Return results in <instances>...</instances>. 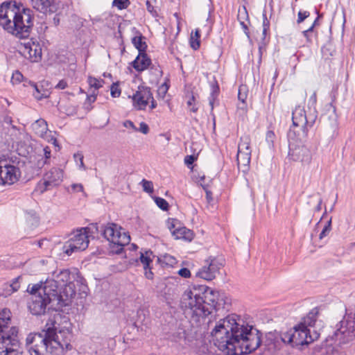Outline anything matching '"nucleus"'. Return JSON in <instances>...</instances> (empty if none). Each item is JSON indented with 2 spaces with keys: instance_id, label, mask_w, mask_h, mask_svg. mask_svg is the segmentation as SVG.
<instances>
[{
  "instance_id": "nucleus-37",
  "label": "nucleus",
  "mask_w": 355,
  "mask_h": 355,
  "mask_svg": "<svg viewBox=\"0 0 355 355\" xmlns=\"http://www.w3.org/2000/svg\"><path fill=\"white\" fill-rule=\"evenodd\" d=\"M141 184L142 186L143 190L145 192L148 193H152L153 192V184L151 181H148L144 179L141 182Z\"/></svg>"
},
{
  "instance_id": "nucleus-53",
  "label": "nucleus",
  "mask_w": 355,
  "mask_h": 355,
  "mask_svg": "<svg viewBox=\"0 0 355 355\" xmlns=\"http://www.w3.org/2000/svg\"><path fill=\"white\" fill-rule=\"evenodd\" d=\"M67 87V83L64 80H62L55 85V87L58 89H64Z\"/></svg>"
},
{
  "instance_id": "nucleus-60",
  "label": "nucleus",
  "mask_w": 355,
  "mask_h": 355,
  "mask_svg": "<svg viewBox=\"0 0 355 355\" xmlns=\"http://www.w3.org/2000/svg\"><path fill=\"white\" fill-rule=\"evenodd\" d=\"M195 98L193 96L191 97V98L187 101V104L189 106H191L192 105V102L194 101Z\"/></svg>"
},
{
  "instance_id": "nucleus-59",
  "label": "nucleus",
  "mask_w": 355,
  "mask_h": 355,
  "mask_svg": "<svg viewBox=\"0 0 355 355\" xmlns=\"http://www.w3.org/2000/svg\"><path fill=\"white\" fill-rule=\"evenodd\" d=\"M322 202V200L321 198H320L318 200V204L317 207H315V211H319L321 210Z\"/></svg>"
},
{
  "instance_id": "nucleus-12",
  "label": "nucleus",
  "mask_w": 355,
  "mask_h": 355,
  "mask_svg": "<svg viewBox=\"0 0 355 355\" xmlns=\"http://www.w3.org/2000/svg\"><path fill=\"white\" fill-rule=\"evenodd\" d=\"M288 157L291 160L306 166L311 164L313 156L310 149L300 143L289 144Z\"/></svg>"
},
{
  "instance_id": "nucleus-6",
  "label": "nucleus",
  "mask_w": 355,
  "mask_h": 355,
  "mask_svg": "<svg viewBox=\"0 0 355 355\" xmlns=\"http://www.w3.org/2000/svg\"><path fill=\"white\" fill-rule=\"evenodd\" d=\"M51 353L53 355H62L65 352L71 349V340L72 337L71 324L64 322L62 325L47 330Z\"/></svg>"
},
{
  "instance_id": "nucleus-51",
  "label": "nucleus",
  "mask_w": 355,
  "mask_h": 355,
  "mask_svg": "<svg viewBox=\"0 0 355 355\" xmlns=\"http://www.w3.org/2000/svg\"><path fill=\"white\" fill-rule=\"evenodd\" d=\"M138 130L146 135L149 131L148 125L146 123L141 122L140 123L139 129H138Z\"/></svg>"
},
{
  "instance_id": "nucleus-10",
  "label": "nucleus",
  "mask_w": 355,
  "mask_h": 355,
  "mask_svg": "<svg viewBox=\"0 0 355 355\" xmlns=\"http://www.w3.org/2000/svg\"><path fill=\"white\" fill-rule=\"evenodd\" d=\"M128 98L132 99V106L137 110H145L148 107L153 110L157 107L150 88L145 85H139L135 93Z\"/></svg>"
},
{
  "instance_id": "nucleus-55",
  "label": "nucleus",
  "mask_w": 355,
  "mask_h": 355,
  "mask_svg": "<svg viewBox=\"0 0 355 355\" xmlns=\"http://www.w3.org/2000/svg\"><path fill=\"white\" fill-rule=\"evenodd\" d=\"M193 162H194V157L192 155L187 156L184 159V162L187 165L193 164Z\"/></svg>"
},
{
  "instance_id": "nucleus-44",
  "label": "nucleus",
  "mask_w": 355,
  "mask_h": 355,
  "mask_svg": "<svg viewBox=\"0 0 355 355\" xmlns=\"http://www.w3.org/2000/svg\"><path fill=\"white\" fill-rule=\"evenodd\" d=\"M156 205L162 209L166 210L168 209V204L164 198H155Z\"/></svg>"
},
{
  "instance_id": "nucleus-35",
  "label": "nucleus",
  "mask_w": 355,
  "mask_h": 355,
  "mask_svg": "<svg viewBox=\"0 0 355 355\" xmlns=\"http://www.w3.org/2000/svg\"><path fill=\"white\" fill-rule=\"evenodd\" d=\"M121 94L119 82L114 83L110 87V94L112 98H118Z\"/></svg>"
},
{
  "instance_id": "nucleus-54",
  "label": "nucleus",
  "mask_w": 355,
  "mask_h": 355,
  "mask_svg": "<svg viewBox=\"0 0 355 355\" xmlns=\"http://www.w3.org/2000/svg\"><path fill=\"white\" fill-rule=\"evenodd\" d=\"M313 31V26H311L307 30L304 31L302 32L303 35L307 39L308 41H310L311 39L309 37V33Z\"/></svg>"
},
{
  "instance_id": "nucleus-64",
  "label": "nucleus",
  "mask_w": 355,
  "mask_h": 355,
  "mask_svg": "<svg viewBox=\"0 0 355 355\" xmlns=\"http://www.w3.org/2000/svg\"><path fill=\"white\" fill-rule=\"evenodd\" d=\"M191 110L193 111V112H196L197 110V108L194 107H192L191 108Z\"/></svg>"
},
{
  "instance_id": "nucleus-16",
  "label": "nucleus",
  "mask_w": 355,
  "mask_h": 355,
  "mask_svg": "<svg viewBox=\"0 0 355 355\" xmlns=\"http://www.w3.org/2000/svg\"><path fill=\"white\" fill-rule=\"evenodd\" d=\"M19 53L31 62H38L42 58V48L40 45L31 40L21 42L18 46Z\"/></svg>"
},
{
  "instance_id": "nucleus-38",
  "label": "nucleus",
  "mask_w": 355,
  "mask_h": 355,
  "mask_svg": "<svg viewBox=\"0 0 355 355\" xmlns=\"http://www.w3.org/2000/svg\"><path fill=\"white\" fill-rule=\"evenodd\" d=\"M219 91V88L217 84L212 85V92L211 94V98L209 99V105H211V109L213 110L214 108V101L216 96H218Z\"/></svg>"
},
{
  "instance_id": "nucleus-62",
  "label": "nucleus",
  "mask_w": 355,
  "mask_h": 355,
  "mask_svg": "<svg viewBox=\"0 0 355 355\" xmlns=\"http://www.w3.org/2000/svg\"><path fill=\"white\" fill-rule=\"evenodd\" d=\"M206 195H207V198L208 199V200H211V193L210 191H207Z\"/></svg>"
},
{
  "instance_id": "nucleus-15",
  "label": "nucleus",
  "mask_w": 355,
  "mask_h": 355,
  "mask_svg": "<svg viewBox=\"0 0 355 355\" xmlns=\"http://www.w3.org/2000/svg\"><path fill=\"white\" fill-rule=\"evenodd\" d=\"M222 266V263L216 259H207L205 264L198 270L196 276L206 281H211L216 278Z\"/></svg>"
},
{
  "instance_id": "nucleus-9",
  "label": "nucleus",
  "mask_w": 355,
  "mask_h": 355,
  "mask_svg": "<svg viewBox=\"0 0 355 355\" xmlns=\"http://www.w3.org/2000/svg\"><path fill=\"white\" fill-rule=\"evenodd\" d=\"M49 346L47 331L30 333L26 338V347L30 355H53Z\"/></svg>"
},
{
  "instance_id": "nucleus-24",
  "label": "nucleus",
  "mask_w": 355,
  "mask_h": 355,
  "mask_svg": "<svg viewBox=\"0 0 355 355\" xmlns=\"http://www.w3.org/2000/svg\"><path fill=\"white\" fill-rule=\"evenodd\" d=\"M33 7L42 13L52 12L53 0H31Z\"/></svg>"
},
{
  "instance_id": "nucleus-31",
  "label": "nucleus",
  "mask_w": 355,
  "mask_h": 355,
  "mask_svg": "<svg viewBox=\"0 0 355 355\" xmlns=\"http://www.w3.org/2000/svg\"><path fill=\"white\" fill-rule=\"evenodd\" d=\"M87 83L89 86V92H98V90L103 87L104 80L102 79H97L96 78L89 76Z\"/></svg>"
},
{
  "instance_id": "nucleus-47",
  "label": "nucleus",
  "mask_w": 355,
  "mask_h": 355,
  "mask_svg": "<svg viewBox=\"0 0 355 355\" xmlns=\"http://www.w3.org/2000/svg\"><path fill=\"white\" fill-rule=\"evenodd\" d=\"M123 125L125 128L132 130L133 132L138 131V128L135 125L133 122L130 120L125 121Z\"/></svg>"
},
{
  "instance_id": "nucleus-57",
  "label": "nucleus",
  "mask_w": 355,
  "mask_h": 355,
  "mask_svg": "<svg viewBox=\"0 0 355 355\" xmlns=\"http://www.w3.org/2000/svg\"><path fill=\"white\" fill-rule=\"evenodd\" d=\"M146 272H145V275L146 277V278L150 279L153 278V272L150 271V268H148L146 270H145Z\"/></svg>"
},
{
  "instance_id": "nucleus-34",
  "label": "nucleus",
  "mask_w": 355,
  "mask_h": 355,
  "mask_svg": "<svg viewBox=\"0 0 355 355\" xmlns=\"http://www.w3.org/2000/svg\"><path fill=\"white\" fill-rule=\"evenodd\" d=\"M166 225L173 236L175 233L176 230L181 226L180 223L175 219H168L166 221Z\"/></svg>"
},
{
  "instance_id": "nucleus-14",
  "label": "nucleus",
  "mask_w": 355,
  "mask_h": 355,
  "mask_svg": "<svg viewBox=\"0 0 355 355\" xmlns=\"http://www.w3.org/2000/svg\"><path fill=\"white\" fill-rule=\"evenodd\" d=\"M63 179V171L60 168H52L43 177L42 182L37 186V190L43 193L46 190L59 185Z\"/></svg>"
},
{
  "instance_id": "nucleus-61",
  "label": "nucleus",
  "mask_w": 355,
  "mask_h": 355,
  "mask_svg": "<svg viewBox=\"0 0 355 355\" xmlns=\"http://www.w3.org/2000/svg\"><path fill=\"white\" fill-rule=\"evenodd\" d=\"M310 99L313 102V103H315L316 102V94L315 93H313L312 94V96H311Z\"/></svg>"
},
{
  "instance_id": "nucleus-52",
  "label": "nucleus",
  "mask_w": 355,
  "mask_h": 355,
  "mask_svg": "<svg viewBox=\"0 0 355 355\" xmlns=\"http://www.w3.org/2000/svg\"><path fill=\"white\" fill-rule=\"evenodd\" d=\"M263 34L265 35L268 27H269V21H268L267 19V17H266V13H263Z\"/></svg>"
},
{
  "instance_id": "nucleus-5",
  "label": "nucleus",
  "mask_w": 355,
  "mask_h": 355,
  "mask_svg": "<svg viewBox=\"0 0 355 355\" xmlns=\"http://www.w3.org/2000/svg\"><path fill=\"white\" fill-rule=\"evenodd\" d=\"M207 286L198 285L188 288L182 294L180 304L182 308L199 317H205L210 313L206 304Z\"/></svg>"
},
{
  "instance_id": "nucleus-13",
  "label": "nucleus",
  "mask_w": 355,
  "mask_h": 355,
  "mask_svg": "<svg viewBox=\"0 0 355 355\" xmlns=\"http://www.w3.org/2000/svg\"><path fill=\"white\" fill-rule=\"evenodd\" d=\"M205 296L206 304L207 306L211 305L217 309H228L230 306L231 300L227 296V295L223 292L214 291L213 289L207 286Z\"/></svg>"
},
{
  "instance_id": "nucleus-49",
  "label": "nucleus",
  "mask_w": 355,
  "mask_h": 355,
  "mask_svg": "<svg viewBox=\"0 0 355 355\" xmlns=\"http://www.w3.org/2000/svg\"><path fill=\"white\" fill-rule=\"evenodd\" d=\"M178 274L184 278H188L191 276L190 270L186 268L179 270Z\"/></svg>"
},
{
  "instance_id": "nucleus-26",
  "label": "nucleus",
  "mask_w": 355,
  "mask_h": 355,
  "mask_svg": "<svg viewBox=\"0 0 355 355\" xmlns=\"http://www.w3.org/2000/svg\"><path fill=\"white\" fill-rule=\"evenodd\" d=\"M251 155L248 153H245L242 151H239L237 153V162L238 166L240 169L242 168L243 171L248 170Z\"/></svg>"
},
{
  "instance_id": "nucleus-27",
  "label": "nucleus",
  "mask_w": 355,
  "mask_h": 355,
  "mask_svg": "<svg viewBox=\"0 0 355 355\" xmlns=\"http://www.w3.org/2000/svg\"><path fill=\"white\" fill-rule=\"evenodd\" d=\"M173 236L175 239H184L187 241H191L193 238L192 232L182 226L179 227V228L176 230Z\"/></svg>"
},
{
  "instance_id": "nucleus-25",
  "label": "nucleus",
  "mask_w": 355,
  "mask_h": 355,
  "mask_svg": "<svg viewBox=\"0 0 355 355\" xmlns=\"http://www.w3.org/2000/svg\"><path fill=\"white\" fill-rule=\"evenodd\" d=\"M318 311L317 309H312L306 317L298 323V324H302L305 326L306 329H310L313 327L317 319Z\"/></svg>"
},
{
  "instance_id": "nucleus-21",
  "label": "nucleus",
  "mask_w": 355,
  "mask_h": 355,
  "mask_svg": "<svg viewBox=\"0 0 355 355\" xmlns=\"http://www.w3.org/2000/svg\"><path fill=\"white\" fill-rule=\"evenodd\" d=\"M150 63V59L145 53H139L135 60L132 62V65L136 71H142L148 69Z\"/></svg>"
},
{
  "instance_id": "nucleus-19",
  "label": "nucleus",
  "mask_w": 355,
  "mask_h": 355,
  "mask_svg": "<svg viewBox=\"0 0 355 355\" xmlns=\"http://www.w3.org/2000/svg\"><path fill=\"white\" fill-rule=\"evenodd\" d=\"M307 135L306 126L301 127L298 125H293L288 133L289 144L301 143Z\"/></svg>"
},
{
  "instance_id": "nucleus-63",
  "label": "nucleus",
  "mask_w": 355,
  "mask_h": 355,
  "mask_svg": "<svg viewBox=\"0 0 355 355\" xmlns=\"http://www.w3.org/2000/svg\"><path fill=\"white\" fill-rule=\"evenodd\" d=\"M318 18H319V17L314 21V22L311 25V26H313V28L318 24Z\"/></svg>"
},
{
  "instance_id": "nucleus-22",
  "label": "nucleus",
  "mask_w": 355,
  "mask_h": 355,
  "mask_svg": "<svg viewBox=\"0 0 355 355\" xmlns=\"http://www.w3.org/2000/svg\"><path fill=\"white\" fill-rule=\"evenodd\" d=\"M336 336L340 343H346L355 338V329L354 326L349 325L345 329H339L336 332Z\"/></svg>"
},
{
  "instance_id": "nucleus-42",
  "label": "nucleus",
  "mask_w": 355,
  "mask_h": 355,
  "mask_svg": "<svg viewBox=\"0 0 355 355\" xmlns=\"http://www.w3.org/2000/svg\"><path fill=\"white\" fill-rule=\"evenodd\" d=\"M276 136L273 131L268 130L266 134V141L270 146H272L275 140Z\"/></svg>"
},
{
  "instance_id": "nucleus-43",
  "label": "nucleus",
  "mask_w": 355,
  "mask_h": 355,
  "mask_svg": "<svg viewBox=\"0 0 355 355\" xmlns=\"http://www.w3.org/2000/svg\"><path fill=\"white\" fill-rule=\"evenodd\" d=\"M23 80V75L19 71H15L12 76L11 82L12 84H19Z\"/></svg>"
},
{
  "instance_id": "nucleus-48",
  "label": "nucleus",
  "mask_w": 355,
  "mask_h": 355,
  "mask_svg": "<svg viewBox=\"0 0 355 355\" xmlns=\"http://www.w3.org/2000/svg\"><path fill=\"white\" fill-rule=\"evenodd\" d=\"M164 261L166 264L170 266H173L176 263L175 259L173 256L169 254H166L164 257Z\"/></svg>"
},
{
  "instance_id": "nucleus-40",
  "label": "nucleus",
  "mask_w": 355,
  "mask_h": 355,
  "mask_svg": "<svg viewBox=\"0 0 355 355\" xmlns=\"http://www.w3.org/2000/svg\"><path fill=\"white\" fill-rule=\"evenodd\" d=\"M113 6L116 7L119 10L126 8L129 5L128 0H114L112 3Z\"/></svg>"
},
{
  "instance_id": "nucleus-30",
  "label": "nucleus",
  "mask_w": 355,
  "mask_h": 355,
  "mask_svg": "<svg viewBox=\"0 0 355 355\" xmlns=\"http://www.w3.org/2000/svg\"><path fill=\"white\" fill-rule=\"evenodd\" d=\"M238 150L251 155L250 139L248 136L241 137L240 142L238 146Z\"/></svg>"
},
{
  "instance_id": "nucleus-17",
  "label": "nucleus",
  "mask_w": 355,
  "mask_h": 355,
  "mask_svg": "<svg viewBox=\"0 0 355 355\" xmlns=\"http://www.w3.org/2000/svg\"><path fill=\"white\" fill-rule=\"evenodd\" d=\"M20 176L18 168L0 162V185L12 184Z\"/></svg>"
},
{
  "instance_id": "nucleus-28",
  "label": "nucleus",
  "mask_w": 355,
  "mask_h": 355,
  "mask_svg": "<svg viewBox=\"0 0 355 355\" xmlns=\"http://www.w3.org/2000/svg\"><path fill=\"white\" fill-rule=\"evenodd\" d=\"M238 98L242 103L241 106L239 105L238 109L241 110L242 114H245L246 113V105L245 103V101L247 98V88L245 85H241L239 87Z\"/></svg>"
},
{
  "instance_id": "nucleus-18",
  "label": "nucleus",
  "mask_w": 355,
  "mask_h": 355,
  "mask_svg": "<svg viewBox=\"0 0 355 355\" xmlns=\"http://www.w3.org/2000/svg\"><path fill=\"white\" fill-rule=\"evenodd\" d=\"M32 128L36 135L44 139L48 142H51L55 146H57V140L52 135L51 132L49 131L46 121L44 119L37 120L33 123Z\"/></svg>"
},
{
  "instance_id": "nucleus-41",
  "label": "nucleus",
  "mask_w": 355,
  "mask_h": 355,
  "mask_svg": "<svg viewBox=\"0 0 355 355\" xmlns=\"http://www.w3.org/2000/svg\"><path fill=\"white\" fill-rule=\"evenodd\" d=\"M43 152H44V155L45 157V160L42 161V162L40 161L37 164L38 167H42L45 164L47 163V160L51 157V149L49 148V147L46 146L45 148H44Z\"/></svg>"
},
{
  "instance_id": "nucleus-56",
  "label": "nucleus",
  "mask_w": 355,
  "mask_h": 355,
  "mask_svg": "<svg viewBox=\"0 0 355 355\" xmlns=\"http://www.w3.org/2000/svg\"><path fill=\"white\" fill-rule=\"evenodd\" d=\"M72 188L75 191H82L83 189V186L78 184H73Z\"/></svg>"
},
{
  "instance_id": "nucleus-4",
  "label": "nucleus",
  "mask_w": 355,
  "mask_h": 355,
  "mask_svg": "<svg viewBox=\"0 0 355 355\" xmlns=\"http://www.w3.org/2000/svg\"><path fill=\"white\" fill-rule=\"evenodd\" d=\"M11 312L8 309L0 311V355H21L17 337L18 329L11 326Z\"/></svg>"
},
{
  "instance_id": "nucleus-8",
  "label": "nucleus",
  "mask_w": 355,
  "mask_h": 355,
  "mask_svg": "<svg viewBox=\"0 0 355 355\" xmlns=\"http://www.w3.org/2000/svg\"><path fill=\"white\" fill-rule=\"evenodd\" d=\"M104 237L110 243L111 251L119 254L130 241V236L122 227L114 223H108L103 229Z\"/></svg>"
},
{
  "instance_id": "nucleus-29",
  "label": "nucleus",
  "mask_w": 355,
  "mask_h": 355,
  "mask_svg": "<svg viewBox=\"0 0 355 355\" xmlns=\"http://www.w3.org/2000/svg\"><path fill=\"white\" fill-rule=\"evenodd\" d=\"M153 257L154 256L153 252L150 251L141 252L139 260L142 263L144 270L150 268V264L152 263Z\"/></svg>"
},
{
  "instance_id": "nucleus-58",
  "label": "nucleus",
  "mask_w": 355,
  "mask_h": 355,
  "mask_svg": "<svg viewBox=\"0 0 355 355\" xmlns=\"http://www.w3.org/2000/svg\"><path fill=\"white\" fill-rule=\"evenodd\" d=\"M146 6L147 9L150 12H153L154 8L153 6H151L150 3L149 1H146Z\"/></svg>"
},
{
  "instance_id": "nucleus-23",
  "label": "nucleus",
  "mask_w": 355,
  "mask_h": 355,
  "mask_svg": "<svg viewBox=\"0 0 355 355\" xmlns=\"http://www.w3.org/2000/svg\"><path fill=\"white\" fill-rule=\"evenodd\" d=\"M293 125H298L299 126H306L307 119L305 110L301 107H297L293 112Z\"/></svg>"
},
{
  "instance_id": "nucleus-45",
  "label": "nucleus",
  "mask_w": 355,
  "mask_h": 355,
  "mask_svg": "<svg viewBox=\"0 0 355 355\" xmlns=\"http://www.w3.org/2000/svg\"><path fill=\"white\" fill-rule=\"evenodd\" d=\"M331 220H329L327 222V225L324 227L322 231L320 234V239H322L324 237H325L329 233V232L331 231Z\"/></svg>"
},
{
  "instance_id": "nucleus-20",
  "label": "nucleus",
  "mask_w": 355,
  "mask_h": 355,
  "mask_svg": "<svg viewBox=\"0 0 355 355\" xmlns=\"http://www.w3.org/2000/svg\"><path fill=\"white\" fill-rule=\"evenodd\" d=\"M32 86L35 90L33 94L35 98L40 100L49 96L51 87L48 81L43 80L39 84L33 83Z\"/></svg>"
},
{
  "instance_id": "nucleus-33",
  "label": "nucleus",
  "mask_w": 355,
  "mask_h": 355,
  "mask_svg": "<svg viewBox=\"0 0 355 355\" xmlns=\"http://www.w3.org/2000/svg\"><path fill=\"white\" fill-rule=\"evenodd\" d=\"M132 42L139 53H144L147 46L146 42L143 41L141 36H136L133 37Z\"/></svg>"
},
{
  "instance_id": "nucleus-2",
  "label": "nucleus",
  "mask_w": 355,
  "mask_h": 355,
  "mask_svg": "<svg viewBox=\"0 0 355 355\" xmlns=\"http://www.w3.org/2000/svg\"><path fill=\"white\" fill-rule=\"evenodd\" d=\"M211 335L215 345L226 355L249 354L261 343L258 331L245 324L236 315H230L217 321Z\"/></svg>"
},
{
  "instance_id": "nucleus-1",
  "label": "nucleus",
  "mask_w": 355,
  "mask_h": 355,
  "mask_svg": "<svg viewBox=\"0 0 355 355\" xmlns=\"http://www.w3.org/2000/svg\"><path fill=\"white\" fill-rule=\"evenodd\" d=\"M87 291L78 272L55 270L44 283L28 285L27 291L31 297L28 307L33 315H40L45 313L48 304L52 309H60L69 305L77 293L81 298L85 297Z\"/></svg>"
},
{
  "instance_id": "nucleus-36",
  "label": "nucleus",
  "mask_w": 355,
  "mask_h": 355,
  "mask_svg": "<svg viewBox=\"0 0 355 355\" xmlns=\"http://www.w3.org/2000/svg\"><path fill=\"white\" fill-rule=\"evenodd\" d=\"M73 157H74L75 162H76V164L78 166V168L80 170L85 171L86 167L83 162V154L80 153H77L74 154Z\"/></svg>"
},
{
  "instance_id": "nucleus-7",
  "label": "nucleus",
  "mask_w": 355,
  "mask_h": 355,
  "mask_svg": "<svg viewBox=\"0 0 355 355\" xmlns=\"http://www.w3.org/2000/svg\"><path fill=\"white\" fill-rule=\"evenodd\" d=\"M317 332L311 333L302 324H296L293 329L281 334L282 342L292 347H300L309 345L318 338Z\"/></svg>"
},
{
  "instance_id": "nucleus-46",
  "label": "nucleus",
  "mask_w": 355,
  "mask_h": 355,
  "mask_svg": "<svg viewBox=\"0 0 355 355\" xmlns=\"http://www.w3.org/2000/svg\"><path fill=\"white\" fill-rule=\"evenodd\" d=\"M309 16V12L308 11H300L297 15V22L298 24L302 23L306 18Z\"/></svg>"
},
{
  "instance_id": "nucleus-39",
  "label": "nucleus",
  "mask_w": 355,
  "mask_h": 355,
  "mask_svg": "<svg viewBox=\"0 0 355 355\" xmlns=\"http://www.w3.org/2000/svg\"><path fill=\"white\" fill-rule=\"evenodd\" d=\"M168 86L166 83L162 84L157 89V96L159 98H164L168 92Z\"/></svg>"
},
{
  "instance_id": "nucleus-50",
  "label": "nucleus",
  "mask_w": 355,
  "mask_h": 355,
  "mask_svg": "<svg viewBox=\"0 0 355 355\" xmlns=\"http://www.w3.org/2000/svg\"><path fill=\"white\" fill-rule=\"evenodd\" d=\"M89 94L87 95V101L89 103H94L96 99V96H97L98 92H89Z\"/></svg>"
},
{
  "instance_id": "nucleus-11",
  "label": "nucleus",
  "mask_w": 355,
  "mask_h": 355,
  "mask_svg": "<svg viewBox=\"0 0 355 355\" xmlns=\"http://www.w3.org/2000/svg\"><path fill=\"white\" fill-rule=\"evenodd\" d=\"M89 230L80 228L70 235L69 239L64 243L63 251L68 255L78 250H84L88 247Z\"/></svg>"
},
{
  "instance_id": "nucleus-32",
  "label": "nucleus",
  "mask_w": 355,
  "mask_h": 355,
  "mask_svg": "<svg viewBox=\"0 0 355 355\" xmlns=\"http://www.w3.org/2000/svg\"><path fill=\"white\" fill-rule=\"evenodd\" d=\"M200 29L196 28L194 33H191L190 36V46L193 50H197L199 49L200 45Z\"/></svg>"
},
{
  "instance_id": "nucleus-3",
  "label": "nucleus",
  "mask_w": 355,
  "mask_h": 355,
  "mask_svg": "<svg viewBox=\"0 0 355 355\" xmlns=\"http://www.w3.org/2000/svg\"><path fill=\"white\" fill-rule=\"evenodd\" d=\"M0 26L16 37L28 36L33 26L31 10L15 2H6L0 6Z\"/></svg>"
}]
</instances>
